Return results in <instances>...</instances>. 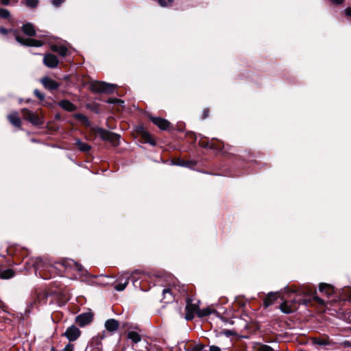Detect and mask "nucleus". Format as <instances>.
<instances>
[{"label": "nucleus", "instance_id": "nucleus-1", "mask_svg": "<svg viewBox=\"0 0 351 351\" xmlns=\"http://www.w3.org/2000/svg\"><path fill=\"white\" fill-rule=\"evenodd\" d=\"M33 265L35 269L36 274L38 272L40 277L49 278L51 276V273L55 270V267L47 263L42 258H36Z\"/></svg>", "mask_w": 351, "mask_h": 351}, {"label": "nucleus", "instance_id": "nucleus-2", "mask_svg": "<svg viewBox=\"0 0 351 351\" xmlns=\"http://www.w3.org/2000/svg\"><path fill=\"white\" fill-rule=\"evenodd\" d=\"M142 274L143 273L138 270L134 271L131 274L128 272L123 273L118 278L117 284L114 286V289L118 291H123L128 285L130 278H132L134 283Z\"/></svg>", "mask_w": 351, "mask_h": 351}, {"label": "nucleus", "instance_id": "nucleus-3", "mask_svg": "<svg viewBox=\"0 0 351 351\" xmlns=\"http://www.w3.org/2000/svg\"><path fill=\"white\" fill-rule=\"evenodd\" d=\"M8 32H12L15 36L16 40L21 45L26 46H33V47H40L43 45V43L40 40L32 39V38H23L19 35L18 30L16 29H7L4 27H0V34H7Z\"/></svg>", "mask_w": 351, "mask_h": 351}, {"label": "nucleus", "instance_id": "nucleus-4", "mask_svg": "<svg viewBox=\"0 0 351 351\" xmlns=\"http://www.w3.org/2000/svg\"><path fill=\"white\" fill-rule=\"evenodd\" d=\"M117 85L104 82L95 81L90 84V90L94 93H113Z\"/></svg>", "mask_w": 351, "mask_h": 351}, {"label": "nucleus", "instance_id": "nucleus-5", "mask_svg": "<svg viewBox=\"0 0 351 351\" xmlns=\"http://www.w3.org/2000/svg\"><path fill=\"white\" fill-rule=\"evenodd\" d=\"M96 134L101 139L110 142L114 146H117L119 144L120 138V136L119 134L109 132L103 128H97L96 130Z\"/></svg>", "mask_w": 351, "mask_h": 351}, {"label": "nucleus", "instance_id": "nucleus-6", "mask_svg": "<svg viewBox=\"0 0 351 351\" xmlns=\"http://www.w3.org/2000/svg\"><path fill=\"white\" fill-rule=\"evenodd\" d=\"M199 302L197 301L196 303H193L192 300L189 299L186 301V315L185 318L186 320H191L193 319L195 314H197L199 311Z\"/></svg>", "mask_w": 351, "mask_h": 351}, {"label": "nucleus", "instance_id": "nucleus-7", "mask_svg": "<svg viewBox=\"0 0 351 351\" xmlns=\"http://www.w3.org/2000/svg\"><path fill=\"white\" fill-rule=\"evenodd\" d=\"M302 292L304 295L310 297L309 300L316 301L320 304H324L325 302L323 299L317 295V291L310 285L305 286L302 288Z\"/></svg>", "mask_w": 351, "mask_h": 351}, {"label": "nucleus", "instance_id": "nucleus-8", "mask_svg": "<svg viewBox=\"0 0 351 351\" xmlns=\"http://www.w3.org/2000/svg\"><path fill=\"white\" fill-rule=\"evenodd\" d=\"M23 119L27 120L34 125H39L43 123L40 117L30 110L24 108L21 111Z\"/></svg>", "mask_w": 351, "mask_h": 351}, {"label": "nucleus", "instance_id": "nucleus-9", "mask_svg": "<svg viewBox=\"0 0 351 351\" xmlns=\"http://www.w3.org/2000/svg\"><path fill=\"white\" fill-rule=\"evenodd\" d=\"M93 314L92 313H84L77 315L75 318V322L81 327H84L92 322Z\"/></svg>", "mask_w": 351, "mask_h": 351}, {"label": "nucleus", "instance_id": "nucleus-10", "mask_svg": "<svg viewBox=\"0 0 351 351\" xmlns=\"http://www.w3.org/2000/svg\"><path fill=\"white\" fill-rule=\"evenodd\" d=\"M64 335L70 341H74L80 336L81 331L77 326L72 325L66 330Z\"/></svg>", "mask_w": 351, "mask_h": 351}, {"label": "nucleus", "instance_id": "nucleus-11", "mask_svg": "<svg viewBox=\"0 0 351 351\" xmlns=\"http://www.w3.org/2000/svg\"><path fill=\"white\" fill-rule=\"evenodd\" d=\"M43 63L46 66L53 69L58 66L59 60L55 55L48 53L45 55L43 58Z\"/></svg>", "mask_w": 351, "mask_h": 351}, {"label": "nucleus", "instance_id": "nucleus-12", "mask_svg": "<svg viewBox=\"0 0 351 351\" xmlns=\"http://www.w3.org/2000/svg\"><path fill=\"white\" fill-rule=\"evenodd\" d=\"M41 82L45 88L50 90H56L60 86L59 83L47 77L43 78Z\"/></svg>", "mask_w": 351, "mask_h": 351}, {"label": "nucleus", "instance_id": "nucleus-13", "mask_svg": "<svg viewBox=\"0 0 351 351\" xmlns=\"http://www.w3.org/2000/svg\"><path fill=\"white\" fill-rule=\"evenodd\" d=\"M280 309L285 313H291L297 309V305L295 301H285L280 304Z\"/></svg>", "mask_w": 351, "mask_h": 351}, {"label": "nucleus", "instance_id": "nucleus-14", "mask_svg": "<svg viewBox=\"0 0 351 351\" xmlns=\"http://www.w3.org/2000/svg\"><path fill=\"white\" fill-rule=\"evenodd\" d=\"M104 326L108 332L114 333L118 330L119 327V323L115 319H108L106 321Z\"/></svg>", "mask_w": 351, "mask_h": 351}, {"label": "nucleus", "instance_id": "nucleus-15", "mask_svg": "<svg viewBox=\"0 0 351 351\" xmlns=\"http://www.w3.org/2000/svg\"><path fill=\"white\" fill-rule=\"evenodd\" d=\"M151 121L161 130H167L169 127V122L160 117H151Z\"/></svg>", "mask_w": 351, "mask_h": 351}, {"label": "nucleus", "instance_id": "nucleus-16", "mask_svg": "<svg viewBox=\"0 0 351 351\" xmlns=\"http://www.w3.org/2000/svg\"><path fill=\"white\" fill-rule=\"evenodd\" d=\"M61 265L64 266L66 269H72L78 271H81L82 269L81 265L71 259L64 261Z\"/></svg>", "mask_w": 351, "mask_h": 351}, {"label": "nucleus", "instance_id": "nucleus-17", "mask_svg": "<svg viewBox=\"0 0 351 351\" xmlns=\"http://www.w3.org/2000/svg\"><path fill=\"white\" fill-rule=\"evenodd\" d=\"M51 49L58 53L60 56L65 57L68 55V48L63 45H52L51 46Z\"/></svg>", "mask_w": 351, "mask_h": 351}, {"label": "nucleus", "instance_id": "nucleus-18", "mask_svg": "<svg viewBox=\"0 0 351 351\" xmlns=\"http://www.w3.org/2000/svg\"><path fill=\"white\" fill-rule=\"evenodd\" d=\"M319 291L322 294L325 295L327 297H329L330 295L333 294L334 287L328 284L321 283L319 287Z\"/></svg>", "mask_w": 351, "mask_h": 351}, {"label": "nucleus", "instance_id": "nucleus-19", "mask_svg": "<svg viewBox=\"0 0 351 351\" xmlns=\"http://www.w3.org/2000/svg\"><path fill=\"white\" fill-rule=\"evenodd\" d=\"M174 300V297L173 295V293L171 289L167 288L164 289L162 291V302L167 304L173 302Z\"/></svg>", "mask_w": 351, "mask_h": 351}, {"label": "nucleus", "instance_id": "nucleus-20", "mask_svg": "<svg viewBox=\"0 0 351 351\" xmlns=\"http://www.w3.org/2000/svg\"><path fill=\"white\" fill-rule=\"evenodd\" d=\"M23 32L29 36H33L36 34V29L33 24L27 23L22 26Z\"/></svg>", "mask_w": 351, "mask_h": 351}, {"label": "nucleus", "instance_id": "nucleus-21", "mask_svg": "<svg viewBox=\"0 0 351 351\" xmlns=\"http://www.w3.org/2000/svg\"><path fill=\"white\" fill-rule=\"evenodd\" d=\"M9 121L15 127L20 128L21 125V121L18 116L16 112H12L8 116Z\"/></svg>", "mask_w": 351, "mask_h": 351}, {"label": "nucleus", "instance_id": "nucleus-22", "mask_svg": "<svg viewBox=\"0 0 351 351\" xmlns=\"http://www.w3.org/2000/svg\"><path fill=\"white\" fill-rule=\"evenodd\" d=\"M60 106L63 108L64 110L68 111V112H73L75 110L76 107L75 106L71 103L70 101L64 99L59 102Z\"/></svg>", "mask_w": 351, "mask_h": 351}, {"label": "nucleus", "instance_id": "nucleus-23", "mask_svg": "<svg viewBox=\"0 0 351 351\" xmlns=\"http://www.w3.org/2000/svg\"><path fill=\"white\" fill-rule=\"evenodd\" d=\"M277 299V293L270 292L267 294L264 300V305L265 307H268Z\"/></svg>", "mask_w": 351, "mask_h": 351}, {"label": "nucleus", "instance_id": "nucleus-24", "mask_svg": "<svg viewBox=\"0 0 351 351\" xmlns=\"http://www.w3.org/2000/svg\"><path fill=\"white\" fill-rule=\"evenodd\" d=\"M128 339H130L133 343L136 344L141 341V336L135 331H129L127 334Z\"/></svg>", "mask_w": 351, "mask_h": 351}, {"label": "nucleus", "instance_id": "nucleus-25", "mask_svg": "<svg viewBox=\"0 0 351 351\" xmlns=\"http://www.w3.org/2000/svg\"><path fill=\"white\" fill-rule=\"evenodd\" d=\"M75 145L81 152H88L90 149V146L86 143L82 142L80 140H77Z\"/></svg>", "mask_w": 351, "mask_h": 351}, {"label": "nucleus", "instance_id": "nucleus-26", "mask_svg": "<svg viewBox=\"0 0 351 351\" xmlns=\"http://www.w3.org/2000/svg\"><path fill=\"white\" fill-rule=\"evenodd\" d=\"M14 271L11 269H8L3 271L0 269V278L2 279H9L14 276Z\"/></svg>", "mask_w": 351, "mask_h": 351}, {"label": "nucleus", "instance_id": "nucleus-27", "mask_svg": "<svg viewBox=\"0 0 351 351\" xmlns=\"http://www.w3.org/2000/svg\"><path fill=\"white\" fill-rule=\"evenodd\" d=\"M39 0H23L22 3L29 8H35L38 6Z\"/></svg>", "mask_w": 351, "mask_h": 351}, {"label": "nucleus", "instance_id": "nucleus-28", "mask_svg": "<svg viewBox=\"0 0 351 351\" xmlns=\"http://www.w3.org/2000/svg\"><path fill=\"white\" fill-rule=\"evenodd\" d=\"M313 343L320 346H326L329 345V341L326 339L313 338Z\"/></svg>", "mask_w": 351, "mask_h": 351}, {"label": "nucleus", "instance_id": "nucleus-29", "mask_svg": "<svg viewBox=\"0 0 351 351\" xmlns=\"http://www.w3.org/2000/svg\"><path fill=\"white\" fill-rule=\"evenodd\" d=\"M212 313V311L210 308H205L203 309H199L197 312V315L200 317H206Z\"/></svg>", "mask_w": 351, "mask_h": 351}, {"label": "nucleus", "instance_id": "nucleus-30", "mask_svg": "<svg viewBox=\"0 0 351 351\" xmlns=\"http://www.w3.org/2000/svg\"><path fill=\"white\" fill-rule=\"evenodd\" d=\"M256 351H274V349L269 346L260 344L256 347Z\"/></svg>", "mask_w": 351, "mask_h": 351}, {"label": "nucleus", "instance_id": "nucleus-31", "mask_svg": "<svg viewBox=\"0 0 351 351\" xmlns=\"http://www.w3.org/2000/svg\"><path fill=\"white\" fill-rule=\"evenodd\" d=\"M10 16V12L5 8H0V18L8 19Z\"/></svg>", "mask_w": 351, "mask_h": 351}, {"label": "nucleus", "instance_id": "nucleus-32", "mask_svg": "<svg viewBox=\"0 0 351 351\" xmlns=\"http://www.w3.org/2000/svg\"><path fill=\"white\" fill-rule=\"evenodd\" d=\"M144 138L146 142L149 143V144L152 145H154L156 144L154 140H153L152 138V137L150 136V135L147 133H145L144 134Z\"/></svg>", "mask_w": 351, "mask_h": 351}, {"label": "nucleus", "instance_id": "nucleus-33", "mask_svg": "<svg viewBox=\"0 0 351 351\" xmlns=\"http://www.w3.org/2000/svg\"><path fill=\"white\" fill-rule=\"evenodd\" d=\"M34 95L38 98L40 99V100H43L45 98V96L43 94H42L38 89H35L34 91Z\"/></svg>", "mask_w": 351, "mask_h": 351}, {"label": "nucleus", "instance_id": "nucleus-34", "mask_svg": "<svg viewBox=\"0 0 351 351\" xmlns=\"http://www.w3.org/2000/svg\"><path fill=\"white\" fill-rule=\"evenodd\" d=\"M108 103L110 104H122L124 103V101L121 99H109L108 101Z\"/></svg>", "mask_w": 351, "mask_h": 351}, {"label": "nucleus", "instance_id": "nucleus-35", "mask_svg": "<svg viewBox=\"0 0 351 351\" xmlns=\"http://www.w3.org/2000/svg\"><path fill=\"white\" fill-rule=\"evenodd\" d=\"M63 351H73V345L68 343L63 349Z\"/></svg>", "mask_w": 351, "mask_h": 351}, {"label": "nucleus", "instance_id": "nucleus-36", "mask_svg": "<svg viewBox=\"0 0 351 351\" xmlns=\"http://www.w3.org/2000/svg\"><path fill=\"white\" fill-rule=\"evenodd\" d=\"M63 1L64 0H53L52 4L56 7H58L63 3Z\"/></svg>", "mask_w": 351, "mask_h": 351}, {"label": "nucleus", "instance_id": "nucleus-37", "mask_svg": "<svg viewBox=\"0 0 351 351\" xmlns=\"http://www.w3.org/2000/svg\"><path fill=\"white\" fill-rule=\"evenodd\" d=\"M343 293L348 294V297L351 298V289L350 287H346L343 289Z\"/></svg>", "mask_w": 351, "mask_h": 351}, {"label": "nucleus", "instance_id": "nucleus-38", "mask_svg": "<svg viewBox=\"0 0 351 351\" xmlns=\"http://www.w3.org/2000/svg\"><path fill=\"white\" fill-rule=\"evenodd\" d=\"M191 162L189 161H188V162L181 161L178 165L180 166H183V167H189V164H191Z\"/></svg>", "mask_w": 351, "mask_h": 351}, {"label": "nucleus", "instance_id": "nucleus-39", "mask_svg": "<svg viewBox=\"0 0 351 351\" xmlns=\"http://www.w3.org/2000/svg\"><path fill=\"white\" fill-rule=\"evenodd\" d=\"M157 1L161 7L168 6V3L165 0H157Z\"/></svg>", "mask_w": 351, "mask_h": 351}, {"label": "nucleus", "instance_id": "nucleus-40", "mask_svg": "<svg viewBox=\"0 0 351 351\" xmlns=\"http://www.w3.org/2000/svg\"><path fill=\"white\" fill-rule=\"evenodd\" d=\"M76 117L78 118L79 119L82 120V121H88L86 117H85L84 115L82 114H76Z\"/></svg>", "mask_w": 351, "mask_h": 351}, {"label": "nucleus", "instance_id": "nucleus-41", "mask_svg": "<svg viewBox=\"0 0 351 351\" xmlns=\"http://www.w3.org/2000/svg\"><path fill=\"white\" fill-rule=\"evenodd\" d=\"M210 351H221V349L218 346H211L209 348Z\"/></svg>", "mask_w": 351, "mask_h": 351}, {"label": "nucleus", "instance_id": "nucleus-42", "mask_svg": "<svg viewBox=\"0 0 351 351\" xmlns=\"http://www.w3.org/2000/svg\"><path fill=\"white\" fill-rule=\"evenodd\" d=\"M212 149H221L222 147H221L220 145H214L213 143H211V145L210 146Z\"/></svg>", "mask_w": 351, "mask_h": 351}, {"label": "nucleus", "instance_id": "nucleus-43", "mask_svg": "<svg viewBox=\"0 0 351 351\" xmlns=\"http://www.w3.org/2000/svg\"><path fill=\"white\" fill-rule=\"evenodd\" d=\"M208 109H204L203 111V119H206L208 115Z\"/></svg>", "mask_w": 351, "mask_h": 351}, {"label": "nucleus", "instance_id": "nucleus-44", "mask_svg": "<svg viewBox=\"0 0 351 351\" xmlns=\"http://www.w3.org/2000/svg\"><path fill=\"white\" fill-rule=\"evenodd\" d=\"M345 13L347 16H351V8H348L345 10Z\"/></svg>", "mask_w": 351, "mask_h": 351}, {"label": "nucleus", "instance_id": "nucleus-45", "mask_svg": "<svg viewBox=\"0 0 351 351\" xmlns=\"http://www.w3.org/2000/svg\"><path fill=\"white\" fill-rule=\"evenodd\" d=\"M0 1L3 5H8L10 4V0H0Z\"/></svg>", "mask_w": 351, "mask_h": 351}, {"label": "nucleus", "instance_id": "nucleus-46", "mask_svg": "<svg viewBox=\"0 0 351 351\" xmlns=\"http://www.w3.org/2000/svg\"><path fill=\"white\" fill-rule=\"evenodd\" d=\"M334 3L341 4L343 0H331Z\"/></svg>", "mask_w": 351, "mask_h": 351}, {"label": "nucleus", "instance_id": "nucleus-47", "mask_svg": "<svg viewBox=\"0 0 351 351\" xmlns=\"http://www.w3.org/2000/svg\"><path fill=\"white\" fill-rule=\"evenodd\" d=\"M104 332H105L104 331V332H103V333H104ZM104 337H105L104 334H103V335H99L97 337V339H99V340H102V339L104 338Z\"/></svg>", "mask_w": 351, "mask_h": 351}, {"label": "nucleus", "instance_id": "nucleus-48", "mask_svg": "<svg viewBox=\"0 0 351 351\" xmlns=\"http://www.w3.org/2000/svg\"><path fill=\"white\" fill-rule=\"evenodd\" d=\"M173 2V0H168V5H171Z\"/></svg>", "mask_w": 351, "mask_h": 351}, {"label": "nucleus", "instance_id": "nucleus-49", "mask_svg": "<svg viewBox=\"0 0 351 351\" xmlns=\"http://www.w3.org/2000/svg\"><path fill=\"white\" fill-rule=\"evenodd\" d=\"M308 302V301H307L306 300H304L302 302V303L306 305L307 304Z\"/></svg>", "mask_w": 351, "mask_h": 351}, {"label": "nucleus", "instance_id": "nucleus-50", "mask_svg": "<svg viewBox=\"0 0 351 351\" xmlns=\"http://www.w3.org/2000/svg\"><path fill=\"white\" fill-rule=\"evenodd\" d=\"M51 351H56L54 348H52Z\"/></svg>", "mask_w": 351, "mask_h": 351}]
</instances>
